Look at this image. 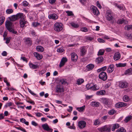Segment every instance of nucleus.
Instances as JSON below:
<instances>
[{
    "label": "nucleus",
    "instance_id": "obj_61",
    "mask_svg": "<svg viewBox=\"0 0 132 132\" xmlns=\"http://www.w3.org/2000/svg\"><path fill=\"white\" fill-rule=\"evenodd\" d=\"M45 72V71L44 70H42L39 72V73L40 75H42L44 74Z\"/></svg>",
    "mask_w": 132,
    "mask_h": 132
},
{
    "label": "nucleus",
    "instance_id": "obj_60",
    "mask_svg": "<svg viewBox=\"0 0 132 132\" xmlns=\"http://www.w3.org/2000/svg\"><path fill=\"white\" fill-rule=\"evenodd\" d=\"M31 124L32 125L35 126H37L38 125V124L35 121H33L31 122Z\"/></svg>",
    "mask_w": 132,
    "mask_h": 132
},
{
    "label": "nucleus",
    "instance_id": "obj_3",
    "mask_svg": "<svg viewBox=\"0 0 132 132\" xmlns=\"http://www.w3.org/2000/svg\"><path fill=\"white\" fill-rule=\"evenodd\" d=\"M99 78L103 81L106 80L107 78L106 73L104 72H101L98 76Z\"/></svg>",
    "mask_w": 132,
    "mask_h": 132
},
{
    "label": "nucleus",
    "instance_id": "obj_49",
    "mask_svg": "<svg viewBox=\"0 0 132 132\" xmlns=\"http://www.w3.org/2000/svg\"><path fill=\"white\" fill-rule=\"evenodd\" d=\"M115 111V110L112 109L109 111L108 112V113L110 115H112L114 114Z\"/></svg>",
    "mask_w": 132,
    "mask_h": 132
},
{
    "label": "nucleus",
    "instance_id": "obj_38",
    "mask_svg": "<svg viewBox=\"0 0 132 132\" xmlns=\"http://www.w3.org/2000/svg\"><path fill=\"white\" fill-rule=\"evenodd\" d=\"M99 104V103L98 102H92L91 103L92 106H98Z\"/></svg>",
    "mask_w": 132,
    "mask_h": 132
},
{
    "label": "nucleus",
    "instance_id": "obj_63",
    "mask_svg": "<svg viewBox=\"0 0 132 132\" xmlns=\"http://www.w3.org/2000/svg\"><path fill=\"white\" fill-rule=\"evenodd\" d=\"M35 114L36 116L38 117H40L41 116L42 114L41 113H40L39 112L35 113Z\"/></svg>",
    "mask_w": 132,
    "mask_h": 132
},
{
    "label": "nucleus",
    "instance_id": "obj_14",
    "mask_svg": "<svg viewBox=\"0 0 132 132\" xmlns=\"http://www.w3.org/2000/svg\"><path fill=\"white\" fill-rule=\"evenodd\" d=\"M102 102L106 105H108L110 103L109 99L106 98H102L101 99Z\"/></svg>",
    "mask_w": 132,
    "mask_h": 132
},
{
    "label": "nucleus",
    "instance_id": "obj_54",
    "mask_svg": "<svg viewBox=\"0 0 132 132\" xmlns=\"http://www.w3.org/2000/svg\"><path fill=\"white\" fill-rule=\"evenodd\" d=\"M22 4L24 6H26L28 5V3L26 1H24L22 2Z\"/></svg>",
    "mask_w": 132,
    "mask_h": 132
},
{
    "label": "nucleus",
    "instance_id": "obj_57",
    "mask_svg": "<svg viewBox=\"0 0 132 132\" xmlns=\"http://www.w3.org/2000/svg\"><path fill=\"white\" fill-rule=\"evenodd\" d=\"M124 20L119 19L117 22V23L119 24H122L123 23Z\"/></svg>",
    "mask_w": 132,
    "mask_h": 132
},
{
    "label": "nucleus",
    "instance_id": "obj_13",
    "mask_svg": "<svg viewBox=\"0 0 132 132\" xmlns=\"http://www.w3.org/2000/svg\"><path fill=\"white\" fill-rule=\"evenodd\" d=\"M127 105V104L126 103L120 102L116 103V107L119 108L126 106Z\"/></svg>",
    "mask_w": 132,
    "mask_h": 132
},
{
    "label": "nucleus",
    "instance_id": "obj_26",
    "mask_svg": "<svg viewBox=\"0 0 132 132\" xmlns=\"http://www.w3.org/2000/svg\"><path fill=\"white\" fill-rule=\"evenodd\" d=\"M125 74L128 75H132V68H130L126 70L125 72Z\"/></svg>",
    "mask_w": 132,
    "mask_h": 132
},
{
    "label": "nucleus",
    "instance_id": "obj_44",
    "mask_svg": "<svg viewBox=\"0 0 132 132\" xmlns=\"http://www.w3.org/2000/svg\"><path fill=\"white\" fill-rule=\"evenodd\" d=\"M121 57V54L120 53L118 52L116 53V61L119 60Z\"/></svg>",
    "mask_w": 132,
    "mask_h": 132
},
{
    "label": "nucleus",
    "instance_id": "obj_51",
    "mask_svg": "<svg viewBox=\"0 0 132 132\" xmlns=\"http://www.w3.org/2000/svg\"><path fill=\"white\" fill-rule=\"evenodd\" d=\"M15 128L16 129L21 130L24 132H26L25 130L22 127H16Z\"/></svg>",
    "mask_w": 132,
    "mask_h": 132
},
{
    "label": "nucleus",
    "instance_id": "obj_52",
    "mask_svg": "<svg viewBox=\"0 0 132 132\" xmlns=\"http://www.w3.org/2000/svg\"><path fill=\"white\" fill-rule=\"evenodd\" d=\"M9 31L11 32H12V33L14 34H17V32L15 31L12 28L10 29V30H9Z\"/></svg>",
    "mask_w": 132,
    "mask_h": 132
},
{
    "label": "nucleus",
    "instance_id": "obj_7",
    "mask_svg": "<svg viewBox=\"0 0 132 132\" xmlns=\"http://www.w3.org/2000/svg\"><path fill=\"white\" fill-rule=\"evenodd\" d=\"M106 19L107 20L109 21H110L112 20L113 18L112 15V14L111 12L110 11H107L106 14Z\"/></svg>",
    "mask_w": 132,
    "mask_h": 132
},
{
    "label": "nucleus",
    "instance_id": "obj_31",
    "mask_svg": "<svg viewBox=\"0 0 132 132\" xmlns=\"http://www.w3.org/2000/svg\"><path fill=\"white\" fill-rule=\"evenodd\" d=\"M85 106H84L80 107H78L76 108V109L80 112H82L85 109Z\"/></svg>",
    "mask_w": 132,
    "mask_h": 132
},
{
    "label": "nucleus",
    "instance_id": "obj_58",
    "mask_svg": "<svg viewBox=\"0 0 132 132\" xmlns=\"http://www.w3.org/2000/svg\"><path fill=\"white\" fill-rule=\"evenodd\" d=\"M96 5L99 8L101 9L102 8V6L98 1H97L96 2Z\"/></svg>",
    "mask_w": 132,
    "mask_h": 132
},
{
    "label": "nucleus",
    "instance_id": "obj_19",
    "mask_svg": "<svg viewBox=\"0 0 132 132\" xmlns=\"http://www.w3.org/2000/svg\"><path fill=\"white\" fill-rule=\"evenodd\" d=\"M35 57L38 59L40 60L43 58V56L42 55L39 54L38 53L36 52H35L34 53Z\"/></svg>",
    "mask_w": 132,
    "mask_h": 132
},
{
    "label": "nucleus",
    "instance_id": "obj_16",
    "mask_svg": "<svg viewBox=\"0 0 132 132\" xmlns=\"http://www.w3.org/2000/svg\"><path fill=\"white\" fill-rule=\"evenodd\" d=\"M17 20L20 18L21 19H24L25 16L22 13H19L16 14Z\"/></svg>",
    "mask_w": 132,
    "mask_h": 132
},
{
    "label": "nucleus",
    "instance_id": "obj_36",
    "mask_svg": "<svg viewBox=\"0 0 132 132\" xmlns=\"http://www.w3.org/2000/svg\"><path fill=\"white\" fill-rule=\"evenodd\" d=\"M5 18L4 16L0 17V26L4 22Z\"/></svg>",
    "mask_w": 132,
    "mask_h": 132
},
{
    "label": "nucleus",
    "instance_id": "obj_64",
    "mask_svg": "<svg viewBox=\"0 0 132 132\" xmlns=\"http://www.w3.org/2000/svg\"><path fill=\"white\" fill-rule=\"evenodd\" d=\"M79 1L83 5H84L86 3V0H79Z\"/></svg>",
    "mask_w": 132,
    "mask_h": 132
},
{
    "label": "nucleus",
    "instance_id": "obj_56",
    "mask_svg": "<svg viewBox=\"0 0 132 132\" xmlns=\"http://www.w3.org/2000/svg\"><path fill=\"white\" fill-rule=\"evenodd\" d=\"M10 39L11 38L10 37H7L5 38V40H6L5 43L7 44L9 43L10 42Z\"/></svg>",
    "mask_w": 132,
    "mask_h": 132
},
{
    "label": "nucleus",
    "instance_id": "obj_37",
    "mask_svg": "<svg viewBox=\"0 0 132 132\" xmlns=\"http://www.w3.org/2000/svg\"><path fill=\"white\" fill-rule=\"evenodd\" d=\"M107 69V67L106 66H104L101 68L98 69L97 70L98 72H100L101 71H105Z\"/></svg>",
    "mask_w": 132,
    "mask_h": 132
},
{
    "label": "nucleus",
    "instance_id": "obj_2",
    "mask_svg": "<svg viewBox=\"0 0 132 132\" xmlns=\"http://www.w3.org/2000/svg\"><path fill=\"white\" fill-rule=\"evenodd\" d=\"M117 86L121 88H125L128 86V84L125 81H120L117 83Z\"/></svg>",
    "mask_w": 132,
    "mask_h": 132
},
{
    "label": "nucleus",
    "instance_id": "obj_8",
    "mask_svg": "<svg viewBox=\"0 0 132 132\" xmlns=\"http://www.w3.org/2000/svg\"><path fill=\"white\" fill-rule=\"evenodd\" d=\"M27 21L24 19H20V27L23 28L24 27H26V24H27Z\"/></svg>",
    "mask_w": 132,
    "mask_h": 132
},
{
    "label": "nucleus",
    "instance_id": "obj_46",
    "mask_svg": "<svg viewBox=\"0 0 132 132\" xmlns=\"http://www.w3.org/2000/svg\"><path fill=\"white\" fill-rule=\"evenodd\" d=\"M64 51L63 47H61L59 48H57V52L59 53L63 52Z\"/></svg>",
    "mask_w": 132,
    "mask_h": 132
},
{
    "label": "nucleus",
    "instance_id": "obj_10",
    "mask_svg": "<svg viewBox=\"0 0 132 132\" xmlns=\"http://www.w3.org/2000/svg\"><path fill=\"white\" fill-rule=\"evenodd\" d=\"M42 126L44 130L47 131H51V132H52L53 131V129L50 128L47 123L43 124Z\"/></svg>",
    "mask_w": 132,
    "mask_h": 132
},
{
    "label": "nucleus",
    "instance_id": "obj_29",
    "mask_svg": "<svg viewBox=\"0 0 132 132\" xmlns=\"http://www.w3.org/2000/svg\"><path fill=\"white\" fill-rule=\"evenodd\" d=\"M132 119V116L131 115H129L125 118L124 121L125 122L127 123Z\"/></svg>",
    "mask_w": 132,
    "mask_h": 132
},
{
    "label": "nucleus",
    "instance_id": "obj_11",
    "mask_svg": "<svg viewBox=\"0 0 132 132\" xmlns=\"http://www.w3.org/2000/svg\"><path fill=\"white\" fill-rule=\"evenodd\" d=\"M99 130L102 132L104 131L109 132L110 131L111 129L110 128H108L106 126H104L100 128Z\"/></svg>",
    "mask_w": 132,
    "mask_h": 132
},
{
    "label": "nucleus",
    "instance_id": "obj_17",
    "mask_svg": "<svg viewBox=\"0 0 132 132\" xmlns=\"http://www.w3.org/2000/svg\"><path fill=\"white\" fill-rule=\"evenodd\" d=\"M71 59L73 61H76L78 59V56L76 54L74 53H73L71 54Z\"/></svg>",
    "mask_w": 132,
    "mask_h": 132
},
{
    "label": "nucleus",
    "instance_id": "obj_18",
    "mask_svg": "<svg viewBox=\"0 0 132 132\" xmlns=\"http://www.w3.org/2000/svg\"><path fill=\"white\" fill-rule=\"evenodd\" d=\"M56 92L57 93H60L64 91V89L62 87L57 86L56 88Z\"/></svg>",
    "mask_w": 132,
    "mask_h": 132
},
{
    "label": "nucleus",
    "instance_id": "obj_42",
    "mask_svg": "<svg viewBox=\"0 0 132 132\" xmlns=\"http://www.w3.org/2000/svg\"><path fill=\"white\" fill-rule=\"evenodd\" d=\"M32 24L33 27H36L40 25V23L38 22H34L32 23Z\"/></svg>",
    "mask_w": 132,
    "mask_h": 132
},
{
    "label": "nucleus",
    "instance_id": "obj_22",
    "mask_svg": "<svg viewBox=\"0 0 132 132\" xmlns=\"http://www.w3.org/2000/svg\"><path fill=\"white\" fill-rule=\"evenodd\" d=\"M88 89H90L93 90H97L99 89V87L97 86V85H95L92 86L90 87L89 88L88 87Z\"/></svg>",
    "mask_w": 132,
    "mask_h": 132
},
{
    "label": "nucleus",
    "instance_id": "obj_50",
    "mask_svg": "<svg viewBox=\"0 0 132 132\" xmlns=\"http://www.w3.org/2000/svg\"><path fill=\"white\" fill-rule=\"evenodd\" d=\"M28 89L29 92L32 95L34 96H37V95L36 94L34 93L33 92H32L30 89L29 88H28Z\"/></svg>",
    "mask_w": 132,
    "mask_h": 132
},
{
    "label": "nucleus",
    "instance_id": "obj_30",
    "mask_svg": "<svg viewBox=\"0 0 132 132\" xmlns=\"http://www.w3.org/2000/svg\"><path fill=\"white\" fill-rule=\"evenodd\" d=\"M69 24L73 27L76 28H78L79 27V25L76 23H75L73 22H71L69 23Z\"/></svg>",
    "mask_w": 132,
    "mask_h": 132
},
{
    "label": "nucleus",
    "instance_id": "obj_1",
    "mask_svg": "<svg viewBox=\"0 0 132 132\" xmlns=\"http://www.w3.org/2000/svg\"><path fill=\"white\" fill-rule=\"evenodd\" d=\"M63 25L61 23L56 22L54 25V30L57 32H59L63 29Z\"/></svg>",
    "mask_w": 132,
    "mask_h": 132
},
{
    "label": "nucleus",
    "instance_id": "obj_35",
    "mask_svg": "<svg viewBox=\"0 0 132 132\" xmlns=\"http://www.w3.org/2000/svg\"><path fill=\"white\" fill-rule=\"evenodd\" d=\"M94 124L95 125L97 126L100 125L101 123L100 122L99 119H98L95 120L94 122Z\"/></svg>",
    "mask_w": 132,
    "mask_h": 132
},
{
    "label": "nucleus",
    "instance_id": "obj_25",
    "mask_svg": "<svg viewBox=\"0 0 132 132\" xmlns=\"http://www.w3.org/2000/svg\"><path fill=\"white\" fill-rule=\"evenodd\" d=\"M106 93L105 90H101L97 92L96 93V94L97 95H104Z\"/></svg>",
    "mask_w": 132,
    "mask_h": 132
},
{
    "label": "nucleus",
    "instance_id": "obj_47",
    "mask_svg": "<svg viewBox=\"0 0 132 132\" xmlns=\"http://www.w3.org/2000/svg\"><path fill=\"white\" fill-rule=\"evenodd\" d=\"M26 41L27 43L28 44L31 45V39L28 38L26 39Z\"/></svg>",
    "mask_w": 132,
    "mask_h": 132
},
{
    "label": "nucleus",
    "instance_id": "obj_40",
    "mask_svg": "<svg viewBox=\"0 0 132 132\" xmlns=\"http://www.w3.org/2000/svg\"><path fill=\"white\" fill-rule=\"evenodd\" d=\"M84 81V80L83 79H78L77 80V84L78 85H80L83 83Z\"/></svg>",
    "mask_w": 132,
    "mask_h": 132
},
{
    "label": "nucleus",
    "instance_id": "obj_48",
    "mask_svg": "<svg viewBox=\"0 0 132 132\" xmlns=\"http://www.w3.org/2000/svg\"><path fill=\"white\" fill-rule=\"evenodd\" d=\"M13 103L11 102L6 103L4 106V107L6 108L7 107L12 106Z\"/></svg>",
    "mask_w": 132,
    "mask_h": 132
},
{
    "label": "nucleus",
    "instance_id": "obj_4",
    "mask_svg": "<svg viewBox=\"0 0 132 132\" xmlns=\"http://www.w3.org/2000/svg\"><path fill=\"white\" fill-rule=\"evenodd\" d=\"M90 9L93 14L95 15L99 14V12L97 7L93 5L90 6Z\"/></svg>",
    "mask_w": 132,
    "mask_h": 132
},
{
    "label": "nucleus",
    "instance_id": "obj_59",
    "mask_svg": "<svg viewBox=\"0 0 132 132\" xmlns=\"http://www.w3.org/2000/svg\"><path fill=\"white\" fill-rule=\"evenodd\" d=\"M97 40L100 43H104L105 42L104 40L101 38H98Z\"/></svg>",
    "mask_w": 132,
    "mask_h": 132
},
{
    "label": "nucleus",
    "instance_id": "obj_6",
    "mask_svg": "<svg viewBox=\"0 0 132 132\" xmlns=\"http://www.w3.org/2000/svg\"><path fill=\"white\" fill-rule=\"evenodd\" d=\"M12 23L10 21H7L6 22L5 27L8 30L12 28Z\"/></svg>",
    "mask_w": 132,
    "mask_h": 132
},
{
    "label": "nucleus",
    "instance_id": "obj_15",
    "mask_svg": "<svg viewBox=\"0 0 132 132\" xmlns=\"http://www.w3.org/2000/svg\"><path fill=\"white\" fill-rule=\"evenodd\" d=\"M114 66L113 65H110L109 66L107 71L108 73H111L112 72L114 69Z\"/></svg>",
    "mask_w": 132,
    "mask_h": 132
},
{
    "label": "nucleus",
    "instance_id": "obj_45",
    "mask_svg": "<svg viewBox=\"0 0 132 132\" xmlns=\"http://www.w3.org/2000/svg\"><path fill=\"white\" fill-rule=\"evenodd\" d=\"M104 52V50H100L98 52V55H102L103 54Z\"/></svg>",
    "mask_w": 132,
    "mask_h": 132
},
{
    "label": "nucleus",
    "instance_id": "obj_27",
    "mask_svg": "<svg viewBox=\"0 0 132 132\" xmlns=\"http://www.w3.org/2000/svg\"><path fill=\"white\" fill-rule=\"evenodd\" d=\"M36 50L38 52H42L44 50V48L41 46H38L36 47Z\"/></svg>",
    "mask_w": 132,
    "mask_h": 132
},
{
    "label": "nucleus",
    "instance_id": "obj_34",
    "mask_svg": "<svg viewBox=\"0 0 132 132\" xmlns=\"http://www.w3.org/2000/svg\"><path fill=\"white\" fill-rule=\"evenodd\" d=\"M124 28L125 30H132V25H127Z\"/></svg>",
    "mask_w": 132,
    "mask_h": 132
},
{
    "label": "nucleus",
    "instance_id": "obj_32",
    "mask_svg": "<svg viewBox=\"0 0 132 132\" xmlns=\"http://www.w3.org/2000/svg\"><path fill=\"white\" fill-rule=\"evenodd\" d=\"M126 63H120L118 64H116V66L117 67H124L126 66Z\"/></svg>",
    "mask_w": 132,
    "mask_h": 132
},
{
    "label": "nucleus",
    "instance_id": "obj_53",
    "mask_svg": "<svg viewBox=\"0 0 132 132\" xmlns=\"http://www.w3.org/2000/svg\"><path fill=\"white\" fill-rule=\"evenodd\" d=\"M81 31L84 32H86L88 31V29L86 27H83L81 28Z\"/></svg>",
    "mask_w": 132,
    "mask_h": 132
},
{
    "label": "nucleus",
    "instance_id": "obj_5",
    "mask_svg": "<svg viewBox=\"0 0 132 132\" xmlns=\"http://www.w3.org/2000/svg\"><path fill=\"white\" fill-rule=\"evenodd\" d=\"M86 122L84 121H80L78 123V126L80 129L85 128L86 127Z\"/></svg>",
    "mask_w": 132,
    "mask_h": 132
},
{
    "label": "nucleus",
    "instance_id": "obj_62",
    "mask_svg": "<svg viewBox=\"0 0 132 132\" xmlns=\"http://www.w3.org/2000/svg\"><path fill=\"white\" fill-rule=\"evenodd\" d=\"M116 6L120 10H121L122 9V7L120 5H118L116 4Z\"/></svg>",
    "mask_w": 132,
    "mask_h": 132
},
{
    "label": "nucleus",
    "instance_id": "obj_23",
    "mask_svg": "<svg viewBox=\"0 0 132 132\" xmlns=\"http://www.w3.org/2000/svg\"><path fill=\"white\" fill-rule=\"evenodd\" d=\"M103 57L102 56H100L96 58V62L97 63H100L103 61Z\"/></svg>",
    "mask_w": 132,
    "mask_h": 132
},
{
    "label": "nucleus",
    "instance_id": "obj_55",
    "mask_svg": "<svg viewBox=\"0 0 132 132\" xmlns=\"http://www.w3.org/2000/svg\"><path fill=\"white\" fill-rule=\"evenodd\" d=\"M66 12L68 16H71L73 15V13L71 11H66Z\"/></svg>",
    "mask_w": 132,
    "mask_h": 132
},
{
    "label": "nucleus",
    "instance_id": "obj_21",
    "mask_svg": "<svg viewBox=\"0 0 132 132\" xmlns=\"http://www.w3.org/2000/svg\"><path fill=\"white\" fill-rule=\"evenodd\" d=\"M86 52V50L85 48L84 47H82L80 48V52L81 53V55L83 56L85 54Z\"/></svg>",
    "mask_w": 132,
    "mask_h": 132
},
{
    "label": "nucleus",
    "instance_id": "obj_9",
    "mask_svg": "<svg viewBox=\"0 0 132 132\" xmlns=\"http://www.w3.org/2000/svg\"><path fill=\"white\" fill-rule=\"evenodd\" d=\"M67 59L66 57H63L61 60L59 65L60 68L63 66L65 63L67 61Z\"/></svg>",
    "mask_w": 132,
    "mask_h": 132
},
{
    "label": "nucleus",
    "instance_id": "obj_39",
    "mask_svg": "<svg viewBox=\"0 0 132 132\" xmlns=\"http://www.w3.org/2000/svg\"><path fill=\"white\" fill-rule=\"evenodd\" d=\"M123 100L125 102H127L129 101V98L128 96L125 95L123 97Z\"/></svg>",
    "mask_w": 132,
    "mask_h": 132
},
{
    "label": "nucleus",
    "instance_id": "obj_41",
    "mask_svg": "<svg viewBox=\"0 0 132 132\" xmlns=\"http://www.w3.org/2000/svg\"><path fill=\"white\" fill-rule=\"evenodd\" d=\"M67 83L66 79H62L60 80L59 81V83L60 84L64 85Z\"/></svg>",
    "mask_w": 132,
    "mask_h": 132
},
{
    "label": "nucleus",
    "instance_id": "obj_33",
    "mask_svg": "<svg viewBox=\"0 0 132 132\" xmlns=\"http://www.w3.org/2000/svg\"><path fill=\"white\" fill-rule=\"evenodd\" d=\"M126 130L123 127H121L118 129L116 131V132H126Z\"/></svg>",
    "mask_w": 132,
    "mask_h": 132
},
{
    "label": "nucleus",
    "instance_id": "obj_28",
    "mask_svg": "<svg viewBox=\"0 0 132 132\" xmlns=\"http://www.w3.org/2000/svg\"><path fill=\"white\" fill-rule=\"evenodd\" d=\"M9 18L10 21H14L17 20L16 15H13L11 16Z\"/></svg>",
    "mask_w": 132,
    "mask_h": 132
},
{
    "label": "nucleus",
    "instance_id": "obj_43",
    "mask_svg": "<svg viewBox=\"0 0 132 132\" xmlns=\"http://www.w3.org/2000/svg\"><path fill=\"white\" fill-rule=\"evenodd\" d=\"M13 10L11 9H7L6 11V13L7 14H10L13 12Z\"/></svg>",
    "mask_w": 132,
    "mask_h": 132
},
{
    "label": "nucleus",
    "instance_id": "obj_20",
    "mask_svg": "<svg viewBox=\"0 0 132 132\" xmlns=\"http://www.w3.org/2000/svg\"><path fill=\"white\" fill-rule=\"evenodd\" d=\"M94 65L93 64H90L86 66V68L88 71H90L94 68Z\"/></svg>",
    "mask_w": 132,
    "mask_h": 132
},
{
    "label": "nucleus",
    "instance_id": "obj_24",
    "mask_svg": "<svg viewBox=\"0 0 132 132\" xmlns=\"http://www.w3.org/2000/svg\"><path fill=\"white\" fill-rule=\"evenodd\" d=\"M29 65L30 68L33 69H36L38 67L37 65L34 64L30 62L29 63Z\"/></svg>",
    "mask_w": 132,
    "mask_h": 132
},
{
    "label": "nucleus",
    "instance_id": "obj_12",
    "mask_svg": "<svg viewBox=\"0 0 132 132\" xmlns=\"http://www.w3.org/2000/svg\"><path fill=\"white\" fill-rule=\"evenodd\" d=\"M48 17L49 19H52L54 20H56L58 18L57 15L54 13L50 14L48 15Z\"/></svg>",
    "mask_w": 132,
    "mask_h": 132
}]
</instances>
